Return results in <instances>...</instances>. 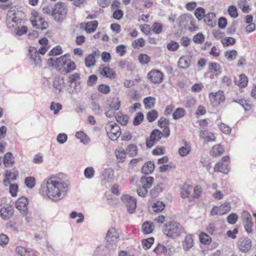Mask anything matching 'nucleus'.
Here are the masks:
<instances>
[{"instance_id": "obj_62", "label": "nucleus", "mask_w": 256, "mask_h": 256, "mask_svg": "<svg viewBox=\"0 0 256 256\" xmlns=\"http://www.w3.org/2000/svg\"><path fill=\"white\" fill-rule=\"evenodd\" d=\"M162 30V25L158 22H154L152 26V30L156 34H160Z\"/></svg>"}, {"instance_id": "obj_61", "label": "nucleus", "mask_w": 256, "mask_h": 256, "mask_svg": "<svg viewBox=\"0 0 256 256\" xmlns=\"http://www.w3.org/2000/svg\"><path fill=\"white\" fill-rule=\"evenodd\" d=\"M236 42L234 38L232 37H226L222 40V42L224 46L232 45Z\"/></svg>"}, {"instance_id": "obj_52", "label": "nucleus", "mask_w": 256, "mask_h": 256, "mask_svg": "<svg viewBox=\"0 0 256 256\" xmlns=\"http://www.w3.org/2000/svg\"><path fill=\"white\" fill-rule=\"evenodd\" d=\"M154 242V238H150L147 239L143 240H142V247L146 250L149 249L152 246Z\"/></svg>"}, {"instance_id": "obj_60", "label": "nucleus", "mask_w": 256, "mask_h": 256, "mask_svg": "<svg viewBox=\"0 0 256 256\" xmlns=\"http://www.w3.org/2000/svg\"><path fill=\"white\" fill-rule=\"evenodd\" d=\"M220 130L226 134H229L231 132V128L224 123H222L218 126Z\"/></svg>"}, {"instance_id": "obj_49", "label": "nucleus", "mask_w": 256, "mask_h": 256, "mask_svg": "<svg viewBox=\"0 0 256 256\" xmlns=\"http://www.w3.org/2000/svg\"><path fill=\"white\" fill-rule=\"evenodd\" d=\"M152 208L154 212H158L164 209L165 204L162 202L157 201L153 204Z\"/></svg>"}, {"instance_id": "obj_42", "label": "nucleus", "mask_w": 256, "mask_h": 256, "mask_svg": "<svg viewBox=\"0 0 256 256\" xmlns=\"http://www.w3.org/2000/svg\"><path fill=\"white\" fill-rule=\"evenodd\" d=\"M186 114L185 110L182 108H178L172 114V117L174 120L180 119Z\"/></svg>"}, {"instance_id": "obj_7", "label": "nucleus", "mask_w": 256, "mask_h": 256, "mask_svg": "<svg viewBox=\"0 0 256 256\" xmlns=\"http://www.w3.org/2000/svg\"><path fill=\"white\" fill-rule=\"evenodd\" d=\"M210 105L214 108L218 107L221 102L225 100L224 92L220 90L216 92H212L209 94Z\"/></svg>"}, {"instance_id": "obj_39", "label": "nucleus", "mask_w": 256, "mask_h": 256, "mask_svg": "<svg viewBox=\"0 0 256 256\" xmlns=\"http://www.w3.org/2000/svg\"><path fill=\"white\" fill-rule=\"evenodd\" d=\"M238 55L236 50H228L224 52V56L228 61H232L236 59Z\"/></svg>"}, {"instance_id": "obj_8", "label": "nucleus", "mask_w": 256, "mask_h": 256, "mask_svg": "<svg viewBox=\"0 0 256 256\" xmlns=\"http://www.w3.org/2000/svg\"><path fill=\"white\" fill-rule=\"evenodd\" d=\"M17 12L14 9L11 8L7 14L6 24L9 29H14L18 23V19L17 18Z\"/></svg>"}, {"instance_id": "obj_58", "label": "nucleus", "mask_w": 256, "mask_h": 256, "mask_svg": "<svg viewBox=\"0 0 256 256\" xmlns=\"http://www.w3.org/2000/svg\"><path fill=\"white\" fill-rule=\"evenodd\" d=\"M132 45L134 48H137L138 46L143 47L145 45V40L143 38H138L134 40Z\"/></svg>"}, {"instance_id": "obj_46", "label": "nucleus", "mask_w": 256, "mask_h": 256, "mask_svg": "<svg viewBox=\"0 0 256 256\" xmlns=\"http://www.w3.org/2000/svg\"><path fill=\"white\" fill-rule=\"evenodd\" d=\"M126 151L130 156H134L138 154V148L136 145L130 144L127 146Z\"/></svg>"}, {"instance_id": "obj_34", "label": "nucleus", "mask_w": 256, "mask_h": 256, "mask_svg": "<svg viewBox=\"0 0 256 256\" xmlns=\"http://www.w3.org/2000/svg\"><path fill=\"white\" fill-rule=\"evenodd\" d=\"M154 182V179L151 176H143L140 180L142 186L148 189L151 187Z\"/></svg>"}, {"instance_id": "obj_40", "label": "nucleus", "mask_w": 256, "mask_h": 256, "mask_svg": "<svg viewBox=\"0 0 256 256\" xmlns=\"http://www.w3.org/2000/svg\"><path fill=\"white\" fill-rule=\"evenodd\" d=\"M190 60L186 57H182L178 62V66L179 68L182 69L186 68L189 66Z\"/></svg>"}, {"instance_id": "obj_38", "label": "nucleus", "mask_w": 256, "mask_h": 256, "mask_svg": "<svg viewBox=\"0 0 256 256\" xmlns=\"http://www.w3.org/2000/svg\"><path fill=\"white\" fill-rule=\"evenodd\" d=\"M78 218L76 220L77 224H80L84 220V215L82 212H77L76 211H72L70 214V218L71 219H74Z\"/></svg>"}, {"instance_id": "obj_53", "label": "nucleus", "mask_w": 256, "mask_h": 256, "mask_svg": "<svg viewBox=\"0 0 256 256\" xmlns=\"http://www.w3.org/2000/svg\"><path fill=\"white\" fill-rule=\"evenodd\" d=\"M18 175V172L17 170H14L13 172H10L9 170H6V171L5 176L6 178L8 180H14L16 179V177Z\"/></svg>"}, {"instance_id": "obj_55", "label": "nucleus", "mask_w": 256, "mask_h": 256, "mask_svg": "<svg viewBox=\"0 0 256 256\" xmlns=\"http://www.w3.org/2000/svg\"><path fill=\"white\" fill-rule=\"evenodd\" d=\"M200 242L204 244H210L211 242L210 237L204 232H202L199 235Z\"/></svg>"}, {"instance_id": "obj_15", "label": "nucleus", "mask_w": 256, "mask_h": 256, "mask_svg": "<svg viewBox=\"0 0 256 256\" xmlns=\"http://www.w3.org/2000/svg\"><path fill=\"white\" fill-rule=\"evenodd\" d=\"M148 78L152 82L160 84L163 79V74L159 70H152L148 72Z\"/></svg>"}, {"instance_id": "obj_32", "label": "nucleus", "mask_w": 256, "mask_h": 256, "mask_svg": "<svg viewBox=\"0 0 256 256\" xmlns=\"http://www.w3.org/2000/svg\"><path fill=\"white\" fill-rule=\"evenodd\" d=\"M75 136L84 144H87L90 142L89 137L82 131L76 132Z\"/></svg>"}, {"instance_id": "obj_17", "label": "nucleus", "mask_w": 256, "mask_h": 256, "mask_svg": "<svg viewBox=\"0 0 256 256\" xmlns=\"http://www.w3.org/2000/svg\"><path fill=\"white\" fill-rule=\"evenodd\" d=\"M28 199L25 196L20 198L16 202V207L22 214H26L28 210Z\"/></svg>"}, {"instance_id": "obj_29", "label": "nucleus", "mask_w": 256, "mask_h": 256, "mask_svg": "<svg viewBox=\"0 0 256 256\" xmlns=\"http://www.w3.org/2000/svg\"><path fill=\"white\" fill-rule=\"evenodd\" d=\"M98 26L96 20H94L85 24L84 29L87 32L91 33L94 32Z\"/></svg>"}, {"instance_id": "obj_23", "label": "nucleus", "mask_w": 256, "mask_h": 256, "mask_svg": "<svg viewBox=\"0 0 256 256\" xmlns=\"http://www.w3.org/2000/svg\"><path fill=\"white\" fill-rule=\"evenodd\" d=\"M192 188V186L188 183L184 184L181 188L180 194L182 198H188Z\"/></svg>"}, {"instance_id": "obj_13", "label": "nucleus", "mask_w": 256, "mask_h": 256, "mask_svg": "<svg viewBox=\"0 0 256 256\" xmlns=\"http://www.w3.org/2000/svg\"><path fill=\"white\" fill-rule=\"evenodd\" d=\"M119 236V234L115 228H110L106 236V240L108 243L107 244L106 246L110 248L109 244H114V246H116L115 244L118 242Z\"/></svg>"}, {"instance_id": "obj_1", "label": "nucleus", "mask_w": 256, "mask_h": 256, "mask_svg": "<svg viewBox=\"0 0 256 256\" xmlns=\"http://www.w3.org/2000/svg\"><path fill=\"white\" fill-rule=\"evenodd\" d=\"M69 190V186L60 178L52 176L44 180L38 190L44 198L54 202L64 199Z\"/></svg>"}, {"instance_id": "obj_48", "label": "nucleus", "mask_w": 256, "mask_h": 256, "mask_svg": "<svg viewBox=\"0 0 256 256\" xmlns=\"http://www.w3.org/2000/svg\"><path fill=\"white\" fill-rule=\"evenodd\" d=\"M95 174V170L94 168L90 166L86 168L84 170V176L88 179L92 178Z\"/></svg>"}, {"instance_id": "obj_33", "label": "nucleus", "mask_w": 256, "mask_h": 256, "mask_svg": "<svg viewBox=\"0 0 256 256\" xmlns=\"http://www.w3.org/2000/svg\"><path fill=\"white\" fill-rule=\"evenodd\" d=\"M115 154L119 162H124V161L126 152L124 148H119L116 149L115 150Z\"/></svg>"}, {"instance_id": "obj_64", "label": "nucleus", "mask_w": 256, "mask_h": 256, "mask_svg": "<svg viewBox=\"0 0 256 256\" xmlns=\"http://www.w3.org/2000/svg\"><path fill=\"white\" fill-rule=\"evenodd\" d=\"M62 108V106L58 103L52 102L50 106V109L51 110L54 112V113L56 114H57L60 110Z\"/></svg>"}, {"instance_id": "obj_18", "label": "nucleus", "mask_w": 256, "mask_h": 256, "mask_svg": "<svg viewBox=\"0 0 256 256\" xmlns=\"http://www.w3.org/2000/svg\"><path fill=\"white\" fill-rule=\"evenodd\" d=\"M14 214V208L12 206H6L0 210V215L2 218L4 220H8Z\"/></svg>"}, {"instance_id": "obj_6", "label": "nucleus", "mask_w": 256, "mask_h": 256, "mask_svg": "<svg viewBox=\"0 0 256 256\" xmlns=\"http://www.w3.org/2000/svg\"><path fill=\"white\" fill-rule=\"evenodd\" d=\"M31 14L30 20L33 27L37 29L45 30L48 26V23L44 21L42 18L39 16L38 12L35 10H32Z\"/></svg>"}, {"instance_id": "obj_2", "label": "nucleus", "mask_w": 256, "mask_h": 256, "mask_svg": "<svg viewBox=\"0 0 256 256\" xmlns=\"http://www.w3.org/2000/svg\"><path fill=\"white\" fill-rule=\"evenodd\" d=\"M54 66L58 70L64 73H70L76 69V64L72 60L69 54L57 58Z\"/></svg>"}, {"instance_id": "obj_4", "label": "nucleus", "mask_w": 256, "mask_h": 256, "mask_svg": "<svg viewBox=\"0 0 256 256\" xmlns=\"http://www.w3.org/2000/svg\"><path fill=\"white\" fill-rule=\"evenodd\" d=\"M67 13V8L64 2H59L55 4L52 10V16L56 22L62 20Z\"/></svg>"}, {"instance_id": "obj_50", "label": "nucleus", "mask_w": 256, "mask_h": 256, "mask_svg": "<svg viewBox=\"0 0 256 256\" xmlns=\"http://www.w3.org/2000/svg\"><path fill=\"white\" fill-rule=\"evenodd\" d=\"M14 29V34L18 36H21L28 32V28L26 26H16Z\"/></svg>"}, {"instance_id": "obj_36", "label": "nucleus", "mask_w": 256, "mask_h": 256, "mask_svg": "<svg viewBox=\"0 0 256 256\" xmlns=\"http://www.w3.org/2000/svg\"><path fill=\"white\" fill-rule=\"evenodd\" d=\"M191 150V146L190 144L185 142L184 146L178 150V154L182 156L188 155Z\"/></svg>"}, {"instance_id": "obj_59", "label": "nucleus", "mask_w": 256, "mask_h": 256, "mask_svg": "<svg viewBox=\"0 0 256 256\" xmlns=\"http://www.w3.org/2000/svg\"><path fill=\"white\" fill-rule=\"evenodd\" d=\"M68 140V135L65 133L59 134L56 138V141L60 144H64Z\"/></svg>"}, {"instance_id": "obj_54", "label": "nucleus", "mask_w": 256, "mask_h": 256, "mask_svg": "<svg viewBox=\"0 0 256 256\" xmlns=\"http://www.w3.org/2000/svg\"><path fill=\"white\" fill-rule=\"evenodd\" d=\"M228 12L232 18H236L238 16L237 8L236 6L234 5H231L228 7Z\"/></svg>"}, {"instance_id": "obj_12", "label": "nucleus", "mask_w": 256, "mask_h": 256, "mask_svg": "<svg viewBox=\"0 0 256 256\" xmlns=\"http://www.w3.org/2000/svg\"><path fill=\"white\" fill-rule=\"evenodd\" d=\"M122 202L124 203L128 210L130 213H133L136 208V200L133 197L128 194H126L122 198Z\"/></svg>"}, {"instance_id": "obj_16", "label": "nucleus", "mask_w": 256, "mask_h": 256, "mask_svg": "<svg viewBox=\"0 0 256 256\" xmlns=\"http://www.w3.org/2000/svg\"><path fill=\"white\" fill-rule=\"evenodd\" d=\"M30 64L34 67L40 66L41 65V60L36 50L32 48L30 49Z\"/></svg>"}, {"instance_id": "obj_44", "label": "nucleus", "mask_w": 256, "mask_h": 256, "mask_svg": "<svg viewBox=\"0 0 256 256\" xmlns=\"http://www.w3.org/2000/svg\"><path fill=\"white\" fill-rule=\"evenodd\" d=\"M219 214L223 215L228 212L230 210V204L228 202H225L221 204L218 208Z\"/></svg>"}, {"instance_id": "obj_20", "label": "nucleus", "mask_w": 256, "mask_h": 256, "mask_svg": "<svg viewBox=\"0 0 256 256\" xmlns=\"http://www.w3.org/2000/svg\"><path fill=\"white\" fill-rule=\"evenodd\" d=\"M158 125L161 128H164L163 134L166 137L169 136L170 134V130L168 128V121L166 118H161L159 120Z\"/></svg>"}, {"instance_id": "obj_14", "label": "nucleus", "mask_w": 256, "mask_h": 256, "mask_svg": "<svg viewBox=\"0 0 256 256\" xmlns=\"http://www.w3.org/2000/svg\"><path fill=\"white\" fill-rule=\"evenodd\" d=\"M162 134L158 130H154L149 138H148L146 141V146L148 148H151L154 144L157 142L161 138Z\"/></svg>"}, {"instance_id": "obj_47", "label": "nucleus", "mask_w": 256, "mask_h": 256, "mask_svg": "<svg viewBox=\"0 0 256 256\" xmlns=\"http://www.w3.org/2000/svg\"><path fill=\"white\" fill-rule=\"evenodd\" d=\"M194 14L198 20H201L205 17V10L203 8L199 7L194 11Z\"/></svg>"}, {"instance_id": "obj_35", "label": "nucleus", "mask_w": 256, "mask_h": 256, "mask_svg": "<svg viewBox=\"0 0 256 256\" xmlns=\"http://www.w3.org/2000/svg\"><path fill=\"white\" fill-rule=\"evenodd\" d=\"M234 82L239 87H246L248 84V79L245 74H240L239 76L238 80V81L235 80Z\"/></svg>"}, {"instance_id": "obj_5", "label": "nucleus", "mask_w": 256, "mask_h": 256, "mask_svg": "<svg viewBox=\"0 0 256 256\" xmlns=\"http://www.w3.org/2000/svg\"><path fill=\"white\" fill-rule=\"evenodd\" d=\"M105 128L108 136L111 140H116L121 134L120 128L116 124L108 123L106 124Z\"/></svg>"}, {"instance_id": "obj_22", "label": "nucleus", "mask_w": 256, "mask_h": 256, "mask_svg": "<svg viewBox=\"0 0 256 256\" xmlns=\"http://www.w3.org/2000/svg\"><path fill=\"white\" fill-rule=\"evenodd\" d=\"M4 164L6 168H10L14 164V156L13 154L8 152L4 156Z\"/></svg>"}, {"instance_id": "obj_26", "label": "nucleus", "mask_w": 256, "mask_h": 256, "mask_svg": "<svg viewBox=\"0 0 256 256\" xmlns=\"http://www.w3.org/2000/svg\"><path fill=\"white\" fill-rule=\"evenodd\" d=\"M200 136L206 142H212L216 140V137L214 134L207 130L200 131Z\"/></svg>"}, {"instance_id": "obj_57", "label": "nucleus", "mask_w": 256, "mask_h": 256, "mask_svg": "<svg viewBox=\"0 0 256 256\" xmlns=\"http://www.w3.org/2000/svg\"><path fill=\"white\" fill-rule=\"evenodd\" d=\"M16 252L20 256H30V252L22 246H18L16 248Z\"/></svg>"}, {"instance_id": "obj_51", "label": "nucleus", "mask_w": 256, "mask_h": 256, "mask_svg": "<svg viewBox=\"0 0 256 256\" xmlns=\"http://www.w3.org/2000/svg\"><path fill=\"white\" fill-rule=\"evenodd\" d=\"M116 121L122 125H126L128 122V117L126 115L117 114L116 116Z\"/></svg>"}, {"instance_id": "obj_10", "label": "nucleus", "mask_w": 256, "mask_h": 256, "mask_svg": "<svg viewBox=\"0 0 256 256\" xmlns=\"http://www.w3.org/2000/svg\"><path fill=\"white\" fill-rule=\"evenodd\" d=\"M114 180V171L108 168L105 169L102 173L101 182L104 185L110 184Z\"/></svg>"}, {"instance_id": "obj_41", "label": "nucleus", "mask_w": 256, "mask_h": 256, "mask_svg": "<svg viewBox=\"0 0 256 256\" xmlns=\"http://www.w3.org/2000/svg\"><path fill=\"white\" fill-rule=\"evenodd\" d=\"M144 103L146 108H152L154 106L155 98L150 96L146 98L144 100Z\"/></svg>"}, {"instance_id": "obj_3", "label": "nucleus", "mask_w": 256, "mask_h": 256, "mask_svg": "<svg viewBox=\"0 0 256 256\" xmlns=\"http://www.w3.org/2000/svg\"><path fill=\"white\" fill-rule=\"evenodd\" d=\"M162 231L167 237L176 238L183 232V229L178 223L172 221L164 224L162 228Z\"/></svg>"}, {"instance_id": "obj_63", "label": "nucleus", "mask_w": 256, "mask_h": 256, "mask_svg": "<svg viewBox=\"0 0 256 256\" xmlns=\"http://www.w3.org/2000/svg\"><path fill=\"white\" fill-rule=\"evenodd\" d=\"M158 117V113L156 110H152L147 114V118L148 122H154Z\"/></svg>"}, {"instance_id": "obj_45", "label": "nucleus", "mask_w": 256, "mask_h": 256, "mask_svg": "<svg viewBox=\"0 0 256 256\" xmlns=\"http://www.w3.org/2000/svg\"><path fill=\"white\" fill-rule=\"evenodd\" d=\"M162 184H158L154 188H152L150 191V194L152 198L157 197L159 194L162 191Z\"/></svg>"}, {"instance_id": "obj_9", "label": "nucleus", "mask_w": 256, "mask_h": 256, "mask_svg": "<svg viewBox=\"0 0 256 256\" xmlns=\"http://www.w3.org/2000/svg\"><path fill=\"white\" fill-rule=\"evenodd\" d=\"M229 163V157L228 156H224L220 161L216 164L214 167V171L224 174H228L230 169Z\"/></svg>"}, {"instance_id": "obj_27", "label": "nucleus", "mask_w": 256, "mask_h": 256, "mask_svg": "<svg viewBox=\"0 0 256 256\" xmlns=\"http://www.w3.org/2000/svg\"><path fill=\"white\" fill-rule=\"evenodd\" d=\"M223 152V146L222 145L218 144L212 146L210 151V154L212 156H218L222 154Z\"/></svg>"}, {"instance_id": "obj_28", "label": "nucleus", "mask_w": 256, "mask_h": 256, "mask_svg": "<svg viewBox=\"0 0 256 256\" xmlns=\"http://www.w3.org/2000/svg\"><path fill=\"white\" fill-rule=\"evenodd\" d=\"M100 74L103 76L112 78L114 74L112 70L107 66H102L98 70Z\"/></svg>"}, {"instance_id": "obj_25", "label": "nucleus", "mask_w": 256, "mask_h": 256, "mask_svg": "<svg viewBox=\"0 0 256 256\" xmlns=\"http://www.w3.org/2000/svg\"><path fill=\"white\" fill-rule=\"evenodd\" d=\"M54 86L60 92L64 90L66 88L64 79L62 78H56L54 82Z\"/></svg>"}, {"instance_id": "obj_21", "label": "nucleus", "mask_w": 256, "mask_h": 256, "mask_svg": "<svg viewBox=\"0 0 256 256\" xmlns=\"http://www.w3.org/2000/svg\"><path fill=\"white\" fill-rule=\"evenodd\" d=\"M194 246L192 236L188 234L186 236L182 242L183 249L186 251H188Z\"/></svg>"}, {"instance_id": "obj_43", "label": "nucleus", "mask_w": 256, "mask_h": 256, "mask_svg": "<svg viewBox=\"0 0 256 256\" xmlns=\"http://www.w3.org/2000/svg\"><path fill=\"white\" fill-rule=\"evenodd\" d=\"M96 60L94 54H90L85 58V64L87 68H90L95 64Z\"/></svg>"}, {"instance_id": "obj_37", "label": "nucleus", "mask_w": 256, "mask_h": 256, "mask_svg": "<svg viewBox=\"0 0 256 256\" xmlns=\"http://www.w3.org/2000/svg\"><path fill=\"white\" fill-rule=\"evenodd\" d=\"M238 5L243 12L248 13L250 10L248 4L246 0H238Z\"/></svg>"}, {"instance_id": "obj_56", "label": "nucleus", "mask_w": 256, "mask_h": 256, "mask_svg": "<svg viewBox=\"0 0 256 256\" xmlns=\"http://www.w3.org/2000/svg\"><path fill=\"white\" fill-rule=\"evenodd\" d=\"M24 184L28 188H32L36 185V179L32 176L28 177L25 179Z\"/></svg>"}, {"instance_id": "obj_30", "label": "nucleus", "mask_w": 256, "mask_h": 256, "mask_svg": "<svg viewBox=\"0 0 256 256\" xmlns=\"http://www.w3.org/2000/svg\"><path fill=\"white\" fill-rule=\"evenodd\" d=\"M154 169V164L152 162H146L142 168V173L146 174H150Z\"/></svg>"}, {"instance_id": "obj_19", "label": "nucleus", "mask_w": 256, "mask_h": 256, "mask_svg": "<svg viewBox=\"0 0 256 256\" xmlns=\"http://www.w3.org/2000/svg\"><path fill=\"white\" fill-rule=\"evenodd\" d=\"M216 14L214 12H208L206 14L204 18L205 23L210 27H214L216 24Z\"/></svg>"}, {"instance_id": "obj_24", "label": "nucleus", "mask_w": 256, "mask_h": 256, "mask_svg": "<svg viewBox=\"0 0 256 256\" xmlns=\"http://www.w3.org/2000/svg\"><path fill=\"white\" fill-rule=\"evenodd\" d=\"M154 225L151 222H145L142 225V230L144 234H149L152 232Z\"/></svg>"}, {"instance_id": "obj_31", "label": "nucleus", "mask_w": 256, "mask_h": 256, "mask_svg": "<svg viewBox=\"0 0 256 256\" xmlns=\"http://www.w3.org/2000/svg\"><path fill=\"white\" fill-rule=\"evenodd\" d=\"M208 69L210 72L216 76L220 74L222 72L220 66L217 63L211 62L209 64Z\"/></svg>"}, {"instance_id": "obj_11", "label": "nucleus", "mask_w": 256, "mask_h": 256, "mask_svg": "<svg viewBox=\"0 0 256 256\" xmlns=\"http://www.w3.org/2000/svg\"><path fill=\"white\" fill-rule=\"evenodd\" d=\"M252 246V242L248 238H242L238 242V250L243 253L248 252Z\"/></svg>"}]
</instances>
